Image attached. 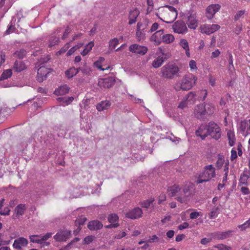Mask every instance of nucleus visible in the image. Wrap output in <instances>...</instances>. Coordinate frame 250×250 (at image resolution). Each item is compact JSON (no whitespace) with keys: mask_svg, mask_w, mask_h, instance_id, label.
I'll use <instances>...</instances> for the list:
<instances>
[{"mask_svg":"<svg viewBox=\"0 0 250 250\" xmlns=\"http://www.w3.org/2000/svg\"><path fill=\"white\" fill-rule=\"evenodd\" d=\"M196 135L200 136L202 140L205 139L208 135L218 140L221 135V129L215 123L209 122L208 125H201L196 130Z\"/></svg>","mask_w":250,"mask_h":250,"instance_id":"obj_1","label":"nucleus"},{"mask_svg":"<svg viewBox=\"0 0 250 250\" xmlns=\"http://www.w3.org/2000/svg\"><path fill=\"white\" fill-rule=\"evenodd\" d=\"M177 11L173 6L166 5L160 8L157 16L160 19L167 23H172L177 18Z\"/></svg>","mask_w":250,"mask_h":250,"instance_id":"obj_2","label":"nucleus"},{"mask_svg":"<svg viewBox=\"0 0 250 250\" xmlns=\"http://www.w3.org/2000/svg\"><path fill=\"white\" fill-rule=\"evenodd\" d=\"M215 176V169L213 165H207L204 167V171L199 175L196 182L197 184H201L208 182Z\"/></svg>","mask_w":250,"mask_h":250,"instance_id":"obj_3","label":"nucleus"},{"mask_svg":"<svg viewBox=\"0 0 250 250\" xmlns=\"http://www.w3.org/2000/svg\"><path fill=\"white\" fill-rule=\"evenodd\" d=\"M179 71V67L176 64L168 63L161 68L159 75L165 79H172Z\"/></svg>","mask_w":250,"mask_h":250,"instance_id":"obj_4","label":"nucleus"},{"mask_svg":"<svg viewBox=\"0 0 250 250\" xmlns=\"http://www.w3.org/2000/svg\"><path fill=\"white\" fill-rule=\"evenodd\" d=\"M181 188L180 196L177 198V201L181 203H187L193 195L194 185L191 183H187Z\"/></svg>","mask_w":250,"mask_h":250,"instance_id":"obj_5","label":"nucleus"},{"mask_svg":"<svg viewBox=\"0 0 250 250\" xmlns=\"http://www.w3.org/2000/svg\"><path fill=\"white\" fill-rule=\"evenodd\" d=\"M197 78L192 74L186 75L183 78L181 83V89L183 90H188L195 84Z\"/></svg>","mask_w":250,"mask_h":250,"instance_id":"obj_6","label":"nucleus"},{"mask_svg":"<svg viewBox=\"0 0 250 250\" xmlns=\"http://www.w3.org/2000/svg\"><path fill=\"white\" fill-rule=\"evenodd\" d=\"M115 82L114 78L111 77L100 79L98 81V85L102 89L109 88L113 86Z\"/></svg>","mask_w":250,"mask_h":250,"instance_id":"obj_7","label":"nucleus"},{"mask_svg":"<svg viewBox=\"0 0 250 250\" xmlns=\"http://www.w3.org/2000/svg\"><path fill=\"white\" fill-rule=\"evenodd\" d=\"M220 28V26L218 24H205L201 25L200 29L201 33L210 35L219 29Z\"/></svg>","mask_w":250,"mask_h":250,"instance_id":"obj_8","label":"nucleus"},{"mask_svg":"<svg viewBox=\"0 0 250 250\" xmlns=\"http://www.w3.org/2000/svg\"><path fill=\"white\" fill-rule=\"evenodd\" d=\"M174 32L178 34H185L188 31L185 23L182 21H177L172 25Z\"/></svg>","mask_w":250,"mask_h":250,"instance_id":"obj_9","label":"nucleus"},{"mask_svg":"<svg viewBox=\"0 0 250 250\" xmlns=\"http://www.w3.org/2000/svg\"><path fill=\"white\" fill-rule=\"evenodd\" d=\"M221 6L219 4H213L209 5L206 9V16L208 19H211L220 9Z\"/></svg>","mask_w":250,"mask_h":250,"instance_id":"obj_10","label":"nucleus"},{"mask_svg":"<svg viewBox=\"0 0 250 250\" xmlns=\"http://www.w3.org/2000/svg\"><path fill=\"white\" fill-rule=\"evenodd\" d=\"M71 235V231L61 230L54 235V239L58 242L66 241Z\"/></svg>","mask_w":250,"mask_h":250,"instance_id":"obj_11","label":"nucleus"},{"mask_svg":"<svg viewBox=\"0 0 250 250\" xmlns=\"http://www.w3.org/2000/svg\"><path fill=\"white\" fill-rule=\"evenodd\" d=\"M129 49L130 52L141 55H144L148 50L146 46L139 45L137 44L131 45Z\"/></svg>","mask_w":250,"mask_h":250,"instance_id":"obj_12","label":"nucleus"},{"mask_svg":"<svg viewBox=\"0 0 250 250\" xmlns=\"http://www.w3.org/2000/svg\"><path fill=\"white\" fill-rule=\"evenodd\" d=\"M52 233L48 232L44 235L42 236L38 235H30L29 236V240L30 242L32 243L40 244L43 240H47L50 238L52 236Z\"/></svg>","mask_w":250,"mask_h":250,"instance_id":"obj_13","label":"nucleus"},{"mask_svg":"<svg viewBox=\"0 0 250 250\" xmlns=\"http://www.w3.org/2000/svg\"><path fill=\"white\" fill-rule=\"evenodd\" d=\"M234 230H229L224 232L217 231L213 234L214 239L219 240H224L231 237L233 235Z\"/></svg>","mask_w":250,"mask_h":250,"instance_id":"obj_14","label":"nucleus"},{"mask_svg":"<svg viewBox=\"0 0 250 250\" xmlns=\"http://www.w3.org/2000/svg\"><path fill=\"white\" fill-rule=\"evenodd\" d=\"M49 72L47 68L44 66L40 67L38 70L37 80L40 83L42 82L46 79Z\"/></svg>","mask_w":250,"mask_h":250,"instance_id":"obj_15","label":"nucleus"},{"mask_svg":"<svg viewBox=\"0 0 250 250\" xmlns=\"http://www.w3.org/2000/svg\"><path fill=\"white\" fill-rule=\"evenodd\" d=\"M143 214V211L139 208H135L125 214L127 218L131 219H136L140 218Z\"/></svg>","mask_w":250,"mask_h":250,"instance_id":"obj_16","label":"nucleus"},{"mask_svg":"<svg viewBox=\"0 0 250 250\" xmlns=\"http://www.w3.org/2000/svg\"><path fill=\"white\" fill-rule=\"evenodd\" d=\"M181 189V188L178 185H174L168 188L167 193L171 197L175 196L177 200V198L180 196Z\"/></svg>","mask_w":250,"mask_h":250,"instance_id":"obj_17","label":"nucleus"},{"mask_svg":"<svg viewBox=\"0 0 250 250\" xmlns=\"http://www.w3.org/2000/svg\"><path fill=\"white\" fill-rule=\"evenodd\" d=\"M206 112L205 105L203 104L198 105L195 108L194 115L195 116L199 119L203 120L204 116Z\"/></svg>","mask_w":250,"mask_h":250,"instance_id":"obj_18","label":"nucleus"},{"mask_svg":"<svg viewBox=\"0 0 250 250\" xmlns=\"http://www.w3.org/2000/svg\"><path fill=\"white\" fill-rule=\"evenodd\" d=\"M163 31V30H160L154 33L150 38L151 41L154 42L157 45L160 44L162 42Z\"/></svg>","mask_w":250,"mask_h":250,"instance_id":"obj_19","label":"nucleus"},{"mask_svg":"<svg viewBox=\"0 0 250 250\" xmlns=\"http://www.w3.org/2000/svg\"><path fill=\"white\" fill-rule=\"evenodd\" d=\"M28 244V240L23 237H20L15 240L13 246L16 249H20L22 247L26 246Z\"/></svg>","mask_w":250,"mask_h":250,"instance_id":"obj_20","label":"nucleus"},{"mask_svg":"<svg viewBox=\"0 0 250 250\" xmlns=\"http://www.w3.org/2000/svg\"><path fill=\"white\" fill-rule=\"evenodd\" d=\"M250 178V171L246 169L240 175L239 185H244L247 186L248 185V180Z\"/></svg>","mask_w":250,"mask_h":250,"instance_id":"obj_21","label":"nucleus"},{"mask_svg":"<svg viewBox=\"0 0 250 250\" xmlns=\"http://www.w3.org/2000/svg\"><path fill=\"white\" fill-rule=\"evenodd\" d=\"M187 23L188 27L192 29H195L198 26V21L194 15H190L188 17Z\"/></svg>","mask_w":250,"mask_h":250,"instance_id":"obj_22","label":"nucleus"},{"mask_svg":"<svg viewBox=\"0 0 250 250\" xmlns=\"http://www.w3.org/2000/svg\"><path fill=\"white\" fill-rule=\"evenodd\" d=\"M103 227L102 223L98 220L91 221L87 225L88 228L91 230H97L101 229Z\"/></svg>","mask_w":250,"mask_h":250,"instance_id":"obj_23","label":"nucleus"},{"mask_svg":"<svg viewBox=\"0 0 250 250\" xmlns=\"http://www.w3.org/2000/svg\"><path fill=\"white\" fill-rule=\"evenodd\" d=\"M139 14V11L136 9L130 11L128 16V24L129 25H131L136 21V19L138 17Z\"/></svg>","mask_w":250,"mask_h":250,"instance_id":"obj_24","label":"nucleus"},{"mask_svg":"<svg viewBox=\"0 0 250 250\" xmlns=\"http://www.w3.org/2000/svg\"><path fill=\"white\" fill-rule=\"evenodd\" d=\"M26 68L25 63L21 61H16L13 67V70L17 72H20Z\"/></svg>","mask_w":250,"mask_h":250,"instance_id":"obj_25","label":"nucleus"},{"mask_svg":"<svg viewBox=\"0 0 250 250\" xmlns=\"http://www.w3.org/2000/svg\"><path fill=\"white\" fill-rule=\"evenodd\" d=\"M165 59H167V58H164L162 56H158L152 62V66L155 68L160 67L164 63Z\"/></svg>","mask_w":250,"mask_h":250,"instance_id":"obj_26","label":"nucleus"},{"mask_svg":"<svg viewBox=\"0 0 250 250\" xmlns=\"http://www.w3.org/2000/svg\"><path fill=\"white\" fill-rule=\"evenodd\" d=\"M69 90V88L68 87V86L67 85H63L60 86L57 89H56L54 91V94L57 95H63L67 93Z\"/></svg>","mask_w":250,"mask_h":250,"instance_id":"obj_27","label":"nucleus"},{"mask_svg":"<svg viewBox=\"0 0 250 250\" xmlns=\"http://www.w3.org/2000/svg\"><path fill=\"white\" fill-rule=\"evenodd\" d=\"M26 208L25 205L22 204L18 205L15 208L16 216L19 217L20 216L22 215Z\"/></svg>","mask_w":250,"mask_h":250,"instance_id":"obj_28","label":"nucleus"},{"mask_svg":"<svg viewBox=\"0 0 250 250\" xmlns=\"http://www.w3.org/2000/svg\"><path fill=\"white\" fill-rule=\"evenodd\" d=\"M111 104L108 101H102L97 105L96 108L99 111L108 109L110 106Z\"/></svg>","mask_w":250,"mask_h":250,"instance_id":"obj_29","label":"nucleus"},{"mask_svg":"<svg viewBox=\"0 0 250 250\" xmlns=\"http://www.w3.org/2000/svg\"><path fill=\"white\" fill-rule=\"evenodd\" d=\"M180 46L185 50L186 54L188 57H190L188 41L185 39H181L180 42Z\"/></svg>","mask_w":250,"mask_h":250,"instance_id":"obj_30","label":"nucleus"},{"mask_svg":"<svg viewBox=\"0 0 250 250\" xmlns=\"http://www.w3.org/2000/svg\"><path fill=\"white\" fill-rule=\"evenodd\" d=\"M12 75V70L8 69L4 70L0 77V81L6 80L11 77Z\"/></svg>","mask_w":250,"mask_h":250,"instance_id":"obj_31","label":"nucleus"},{"mask_svg":"<svg viewBox=\"0 0 250 250\" xmlns=\"http://www.w3.org/2000/svg\"><path fill=\"white\" fill-rule=\"evenodd\" d=\"M174 40V37L172 34H166L163 35L162 42L166 43H170Z\"/></svg>","mask_w":250,"mask_h":250,"instance_id":"obj_32","label":"nucleus"},{"mask_svg":"<svg viewBox=\"0 0 250 250\" xmlns=\"http://www.w3.org/2000/svg\"><path fill=\"white\" fill-rule=\"evenodd\" d=\"M94 43L93 42H89L84 47L83 51L82 52L81 54L83 56H85L92 49Z\"/></svg>","mask_w":250,"mask_h":250,"instance_id":"obj_33","label":"nucleus"},{"mask_svg":"<svg viewBox=\"0 0 250 250\" xmlns=\"http://www.w3.org/2000/svg\"><path fill=\"white\" fill-rule=\"evenodd\" d=\"M227 136L229 139V145L231 146H233L234 144L235 138L234 134L231 131H229L227 132Z\"/></svg>","mask_w":250,"mask_h":250,"instance_id":"obj_34","label":"nucleus"},{"mask_svg":"<svg viewBox=\"0 0 250 250\" xmlns=\"http://www.w3.org/2000/svg\"><path fill=\"white\" fill-rule=\"evenodd\" d=\"M154 201V198H150L149 199L141 202L140 205L142 208H148L150 204H151Z\"/></svg>","mask_w":250,"mask_h":250,"instance_id":"obj_35","label":"nucleus"},{"mask_svg":"<svg viewBox=\"0 0 250 250\" xmlns=\"http://www.w3.org/2000/svg\"><path fill=\"white\" fill-rule=\"evenodd\" d=\"M74 98L72 97H60L57 99V100L61 103H64L66 104H69L72 101Z\"/></svg>","mask_w":250,"mask_h":250,"instance_id":"obj_36","label":"nucleus"},{"mask_svg":"<svg viewBox=\"0 0 250 250\" xmlns=\"http://www.w3.org/2000/svg\"><path fill=\"white\" fill-rule=\"evenodd\" d=\"M219 213V208H214L212 211L208 213L209 218L212 219L215 218Z\"/></svg>","mask_w":250,"mask_h":250,"instance_id":"obj_37","label":"nucleus"},{"mask_svg":"<svg viewBox=\"0 0 250 250\" xmlns=\"http://www.w3.org/2000/svg\"><path fill=\"white\" fill-rule=\"evenodd\" d=\"M224 163V157L223 155L219 154L218 155L217 160L216 162V166L219 168H221Z\"/></svg>","mask_w":250,"mask_h":250,"instance_id":"obj_38","label":"nucleus"},{"mask_svg":"<svg viewBox=\"0 0 250 250\" xmlns=\"http://www.w3.org/2000/svg\"><path fill=\"white\" fill-rule=\"evenodd\" d=\"M26 55V51L24 49H21L20 50L16 51L14 55L15 57L19 58V59H22Z\"/></svg>","mask_w":250,"mask_h":250,"instance_id":"obj_39","label":"nucleus"},{"mask_svg":"<svg viewBox=\"0 0 250 250\" xmlns=\"http://www.w3.org/2000/svg\"><path fill=\"white\" fill-rule=\"evenodd\" d=\"M65 74L69 78H72L74 76L76 75L77 74V71H76L75 68H71L69 70L66 71Z\"/></svg>","mask_w":250,"mask_h":250,"instance_id":"obj_40","label":"nucleus"},{"mask_svg":"<svg viewBox=\"0 0 250 250\" xmlns=\"http://www.w3.org/2000/svg\"><path fill=\"white\" fill-rule=\"evenodd\" d=\"M118 43H119V41H118V39L114 38L109 41V48L111 49H115L116 48V47L117 46V45L118 44Z\"/></svg>","mask_w":250,"mask_h":250,"instance_id":"obj_41","label":"nucleus"},{"mask_svg":"<svg viewBox=\"0 0 250 250\" xmlns=\"http://www.w3.org/2000/svg\"><path fill=\"white\" fill-rule=\"evenodd\" d=\"M59 42V39L58 38L52 36L49 39L48 45L49 47H52L58 43Z\"/></svg>","mask_w":250,"mask_h":250,"instance_id":"obj_42","label":"nucleus"},{"mask_svg":"<svg viewBox=\"0 0 250 250\" xmlns=\"http://www.w3.org/2000/svg\"><path fill=\"white\" fill-rule=\"evenodd\" d=\"M119 218L116 214H111L108 217V220L111 223H114L118 221Z\"/></svg>","mask_w":250,"mask_h":250,"instance_id":"obj_43","label":"nucleus"},{"mask_svg":"<svg viewBox=\"0 0 250 250\" xmlns=\"http://www.w3.org/2000/svg\"><path fill=\"white\" fill-rule=\"evenodd\" d=\"M248 125V123L246 121H242L239 124V129L242 132H244L246 128Z\"/></svg>","mask_w":250,"mask_h":250,"instance_id":"obj_44","label":"nucleus"},{"mask_svg":"<svg viewBox=\"0 0 250 250\" xmlns=\"http://www.w3.org/2000/svg\"><path fill=\"white\" fill-rule=\"evenodd\" d=\"M136 36L138 41L143 40L145 37V34L142 33V32L139 30H137Z\"/></svg>","mask_w":250,"mask_h":250,"instance_id":"obj_45","label":"nucleus"},{"mask_svg":"<svg viewBox=\"0 0 250 250\" xmlns=\"http://www.w3.org/2000/svg\"><path fill=\"white\" fill-rule=\"evenodd\" d=\"M86 221V218L85 217L82 216L81 217L77 219L75 221V224L76 225L78 224L80 226L83 225Z\"/></svg>","mask_w":250,"mask_h":250,"instance_id":"obj_46","label":"nucleus"},{"mask_svg":"<svg viewBox=\"0 0 250 250\" xmlns=\"http://www.w3.org/2000/svg\"><path fill=\"white\" fill-rule=\"evenodd\" d=\"M202 213L201 212L194 211L191 212L189 214V217L191 219H196L198 216H201Z\"/></svg>","mask_w":250,"mask_h":250,"instance_id":"obj_47","label":"nucleus"},{"mask_svg":"<svg viewBox=\"0 0 250 250\" xmlns=\"http://www.w3.org/2000/svg\"><path fill=\"white\" fill-rule=\"evenodd\" d=\"M250 225L249 224V222L248 220L246 221L245 223L242 225H238V227L241 229V230H244L250 227Z\"/></svg>","mask_w":250,"mask_h":250,"instance_id":"obj_48","label":"nucleus"},{"mask_svg":"<svg viewBox=\"0 0 250 250\" xmlns=\"http://www.w3.org/2000/svg\"><path fill=\"white\" fill-rule=\"evenodd\" d=\"M94 239V236H87L84 238L83 240L84 243L85 244H89L91 243Z\"/></svg>","mask_w":250,"mask_h":250,"instance_id":"obj_49","label":"nucleus"},{"mask_svg":"<svg viewBox=\"0 0 250 250\" xmlns=\"http://www.w3.org/2000/svg\"><path fill=\"white\" fill-rule=\"evenodd\" d=\"M231 68H234L233 64V58L232 55L231 54H229V70H231Z\"/></svg>","mask_w":250,"mask_h":250,"instance_id":"obj_50","label":"nucleus"},{"mask_svg":"<svg viewBox=\"0 0 250 250\" xmlns=\"http://www.w3.org/2000/svg\"><path fill=\"white\" fill-rule=\"evenodd\" d=\"M71 32V28L67 26L63 33V36H62V39L64 40L65 39H66L68 37V35Z\"/></svg>","mask_w":250,"mask_h":250,"instance_id":"obj_51","label":"nucleus"},{"mask_svg":"<svg viewBox=\"0 0 250 250\" xmlns=\"http://www.w3.org/2000/svg\"><path fill=\"white\" fill-rule=\"evenodd\" d=\"M216 248L218 249V250H230V248L229 247H227L226 245L223 244H219L217 246H215Z\"/></svg>","mask_w":250,"mask_h":250,"instance_id":"obj_52","label":"nucleus"},{"mask_svg":"<svg viewBox=\"0 0 250 250\" xmlns=\"http://www.w3.org/2000/svg\"><path fill=\"white\" fill-rule=\"evenodd\" d=\"M15 29V27L14 25L11 24L10 25L8 26V29L5 31V34L6 35H8L14 31Z\"/></svg>","mask_w":250,"mask_h":250,"instance_id":"obj_53","label":"nucleus"},{"mask_svg":"<svg viewBox=\"0 0 250 250\" xmlns=\"http://www.w3.org/2000/svg\"><path fill=\"white\" fill-rule=\"evenodd\" d=\"M245 12V10L239 11L235 15L234 19L236 21L238 20L240 18V17L244 14Z\"/></svg>","mask_w":250,"mask_h":250,"instance_id":"obj_54","label":"nucleus"},{"mask_svg":"<svg viewBox=\"0 0 250 250\" xmlns=\"http://www.w3.org/2000/svg\"><path fill=\"white\" fill-rule=\"evenodd\" d=\"M196 94L192 92H190L187 95V101H192L195 97Z\"/></svg>","mask_w":250,"mask_h":250,"instance_id":"obj_55","label":"nucleus"},{"mask_svg":"<svg viewBox=\"0 0 250 250\" xmlns=\"http://www.w3.org/2000/svg\"><path fill=\"white\" fill-rule=\"evenodd\" d=\"M10 210L8 208L6 207L4 208L3 211L1 210L0 211V214L1 215H9Z\"/></svg>","mask_w":250,"mask_h":250,"instance_id":"obj_56","label":"nucleus"},{"mask_svg":"<svg viewBox=\"0 0 250 250\" xmlns=\"http://www.w3.org/2000/svg\"><path fill=\"white\" fill-rule=\"evenodd\" d=\"M79 48V46H75L72 47L67 52V56L71 55L77 49Z\"/></svg>","mask_w":250,"mask_h":250,"instance_id":"obj_57","label":"nucleus"},{"mask_svg":"<svg viewBox=\"0 0 250 250\" xmlns=\"http://www.w3.org/2000/svg\"><path fill=\"white\" fill-rule=\"evenodd\" d=\"M81 71L84 75H89L90 72H91V69L89 67H86L85 68H82Z\"/></svg>","mask_w":250,"mask_h":250,"instance_id":"obj_58","label":"nucleus"},{"mask_svg":"<svg viewBox=\"0 0 250 250\" xmlns=\"http://www.w3.org/2000/svg\"><path fill=\"white\" fill-rule=\"evenodd\" d=\"M159 240V238L156 235H152L151 238L149 239L147 241L148 243H153L157 242Z\"/></svg>","mask_w":250,"mask_h":250,"instance_id":"obj_59","label":"nucleus"},{"mask_svg":"<svg viewBox=\"0 0 250 250\" xmlns=\"http://www.w3.org/2000/svg\"><path fill=\"white\" fill-rule=\"evenodd\" d=\"M237 157L236 151L233 148L231 151V156L230 159L231 160H233L236 159Z\"/></svg>","mask_w":250,"mask_h":250,"instance_id":"obj_60","label":"nucleus"},{"mask_svg":"<svg viewBox=\"0 0 250 250\" xmlns=\"http://www.w3.org/2000/svg\"><path fill=\"white\" fill-rule=\"evenodd\" d=\"M94 65L101 70L108 69L110 68V66H108L106 68H103L102 65H100V62H95Z\"/></svg>","mask_w":250,"mask_h":250,"instance_id":"obj_61","label":"nucleus"},{"mask_svg":"<svg viewBox=\"0 0 250 250\" xmlns=\"http://www.w3.org/2000/svg\"><path fill=\"white\" fill-rule=\"evenodd\" d=\"M189 67L191 69H197L196 63L195 61L191 60L189 63Z\"/></svg>","mask_w":250,"mask_h":250,"instance_id":"obj_62","label":"nucleus"},{"mask_svg":"<svg viewBox=\"0 0 250 250\" xmlns=\"http://www.w3.org/2000/svg\"><path fill=\"white\" fill-rule=\"evenodd\" d=\"M189 226V224L187 222H184L183 224H181L178 226V229L180 230H182L187 228Z\"/></svg>","mask_w":250,"mask_h":250,"instance_id":"obj_63","label":"nucleus"},{"mask_svg":"<svg viewBox=\"0 0 250 250\" xmlns=\"http://www.w3.org/2000/svg\"><path fill=\"white\" fill-rule=\"evenodd\" d=\"M241 191L244 194L247 195L250 193L249 189L247 187H242L241 188Z\"/></svg>","mask_w":250,"mask_h":250,"instance_id":"obj_64","label":"nucleus"}]
</instances>
